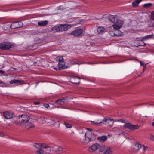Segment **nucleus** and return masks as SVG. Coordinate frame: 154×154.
Here are the masks:
<instances>
[{"label": "nucleus", "mask_w": 154, "mask_h": 154, "mask_svg": "<svg viewBox=\"0 0 154 154\" xmlns=\"http://www.w3.org/2000/svg\"><path fill=\"white\" fill-rule=\"evenodd\" d=\"M143 66V71H144V69H145V68H146V65H145Z\"/></svg>", "instance_id": "obj_49"}, {"label": "nucleus", "mask_w": 154, "mask_h": 154, "mask_svg": "<svg viewBox=\"0 0 154 154\" xmlns=\"http://www.w3.org/2000/svg\"><path fill=\"white\" fill-rule=\"evenodd\" d=\"M11 46L10 43L5 42L0 44V49L2 50H8L9 49Z\"/></svg>", "instance_id": "obj_7"}, {"label": "nucleus", "mask_w": 154, "mask_h": 154, "mask_svg": "<svg viewBox=\"0 0 154 154\" xmlns=\"http://www.w3.org/2000/svg\"><path fill=\"white\" fill-rule=\"evenodd\" d=\"M91 123L93 125H100V124L102 123V122H101L99 123H96L94 122V121H91Z\"/></svg>", "instance_id": "obj_35"}, {"label": "nucleus", "mask_w": 154, "mask_h": 154, "mask_svg": "<svg viewBox=\"0 0 154 154\" xmlns=\"http://www.w3.org/2000/svg\"><path fill=\"white\" fill-rule=\"evenodd\" d=\"M153 120H154V119H153Z\"/></svg>", "instance_id": "obj_58"}, {"label": "nucleus", "mask_w": 154, "mask_h": 154, "mask_svg": "<svg viewBox=\"0 0 154 154\" xmlns=\"http://www.w3.org/2000/svg\"><path fill=\"white\" fill-rule=\"evenodd\" d=\"M109 34H111V35L112 36H114V35H114V33L112 31H110V32H109Z\"/></svg>", "instance_id": "obj_45"}, {"label": "nucleus", "mask_w": 154, "mask_h": 154, "mask_svg": "<svg viewBox=\"0 0 154 154\" xmlns=\"http://www.w3.org/2000/svg\"><path fill=\"white\" fill-rule=\"evenodd\" d=\"M102 123L104 124L110 126H112L113 125L114 122L113 119H106L104 118L102 121Z\"/></svg>", "instance_id": "obj_13"}, {"label": "nucleus", "mask_w": 154, "mask_h": 154, "mask_svg": "<svg viewBox=\"0 0 154 154\" xmlns=\"http://www.w3.org/2000/svg\"><path fill=\"white\" fill-rule=\"evenodd\" d=\"M146 40V39H145V37L144 36V37H143L142 38V39H141V41H145Z\"/></svg>", "instance_id": "obj_44"}, {"label": "nucleus", "mask_w": 154, "mask_h": 154, "mask_svg": "<svg viewBox=\"0 0 154 154\" xmlns=\"http://www.w3.org/2000/svg\"><path fill=\"white\" fill-rule=\"evenodd\" d=\"M70 81L73 84H78L80 83V79L77 76H72L70 78Z\"/></svg>", "instance_id": "obj_12"}, {"label": "nucleus", "mask_w": 154, "mask_h": 154, "mask_svg": "<svg viewBox=\"0 0 154 154\" xmlns=\"http://www.w3.org/2000/svg\"><path fill=\"white\" fill-rule=\"evenodd\" d=\"M143 152H145L148 150V147L143 146Z\"/></svg>", "instance_id": "obj_39"}, {"label": "nucleus", "mask_w": 154, "mask_h": 154, "mask_svg": "<svg viewBox=\"0 0 154 154\" xmlns=\"http://www.w3.org/2000/svg\"><path fill=\"white\" fill-rule=\"evenodd\" d=\"M29 116L26 114H24L20 116V124L24 125L27 123L29 119Z\"/></svg>", "instance_id": "obj_3"}, {"label": "nucleus", "mask_w": 154, "mask_h": 154, "mask_svg": "<svg viewBox=\"0 0 154 154\" xmlns=\"http://www.w3.org/2000/svg\"><path fill=\"white\" fill-rule=\"evenodd\" d=\"M0 84H4V82L3 81H0Z\"/></svg>", "instance_id": "obj_51"}, {"label": "nucleus", "mask_w": 154, "mask_h": 154, "mask_svg": "<svg viewBox=\"0 0 154 154\" xmlns=\"http://www.w3.org/2000/svg\"><path fill=\"white\" fill-rule=\"evenodd\" d=\"M88 130L85 133H82L81 134L80 140L82 142L85 144L88 143L96 138L95 135L92 132V130L87 128Z\"/></svg>", "instance_id": "obj_1"}, {"label": "nucleus", "mask_w": 154, "mask_h": 154, "mask_svg": "<svg viewBox=\"0 0 154 154\" xmlns=\"http://www.w3.org/2000/svg\"><path fill=\"white\" fill-rule=\"evenodd\" d=\"M123 21L121 20H118L112 25L114 29L118 30L120 29L123 26Z\"/></svg>", "instance_id": "obj_5"}, {"label": "nucleus", "mask_w": 154, "mask_h": 154, "mask_svg": "<svg viewBox=\"0 0 154 154\" xmlns=\"http://www.w3.org/2000/svg\"><path fill=\"white\" fill-rule=\"evenodd\" d=\"M62 105L64 103H66L67 102V100L66 98H63L62 99H60Z\"/></svg>", "instance_id": "obj_32"}, {"label": "nucleus", "mask_w": 154, "mask_h": 154, "mask_svg": "<svg viewBox=\"0 0 154 154\" xmlns=\"http://www.w3.org/2000/svg\"><path fill=\"white\" fill-rule=\"evenodd\" d=\"M19 24L18 22H14L11 25H8L7 24H5L3 26V28L4 29H7L9 28H11L12 29L19 28Z\"/></svg>", "instance_id": "obj_4"}, {"label": "nucleus", "mask_w": 154, "mask_h": 154, "mask_svg": "<svg viewBox=\"0 0 154 154\" xmlns=\"http://www.w3.org/2000/svg\"><path fill=\"white\" fill-rule=\"evenodd\" d=\"M56 61L59 62V63H62L63 62V56H60L57 57L56 58Z\"/></svg>", "instance_id": "obj_28"}, {"label": "nucleus", "mask_w": 154, "mask_h": 154, "mask_svg": "<svg viewBox=\"0 0 154 154\" xmlns=\"http://www.w3.org/2000/svg\"><path fill=\"white\" fill-rule=\"evenodd\" d=\"M3 115L5 118L10 119L12 118L14 116V113L10 111H7L3 112Z\"/></svg>", "instance_id": "obj_9"}, {"label": "nucleus", "mask_w": 154, "mask_h": 154, "mask_svg": "<svg viewBox=\"0 0 154 154\" xmlns=\"http://www.w3.org/2000/svg\"><path fill=\"white\" fill-rule=\"evenodd\" d=\"M36 154H46V152L42 149H40L38 150L35 151Z\"/></svg>", "instance_id": "obj_23"}, {"label": "nucleus", "mask_w": 154, "mask_h": 154, "mask_svg": "<svg viewBox=\"0 0 154 154\" xmlns=\"http://www.w3.org/2000/svg\"><path fill=\"white\" fill-rule=\"evenodd\" d=\"M48 23V22L46 20H45V21H42L38 22V24L39 26H44L47 25Z\"/></svg>", "instance_id": "obj_21"}, {"label": "nucleus", "mask_w": 154, "mask_h": 154, "mask_svg": "<svg viewBox=\"0 0 154 154\" xmlns=\"http://www.w3.org/2000/svg\"><path fill=\"white\" fill-rule=\"evenodd\" d=\"M152 125L154 127V122H153L152 124Z\"/></svg>", "instance_id": "obj_52"}, {"label": "nucleus", "mask_w": 154, "mask_h": 154, "mask_svg": "<svg viewBox=\"0 0 154 154\" xmlns=\"http://www.w3.org/2000/svg\"><path fill=\"white\" fill-rule=\"evenodd\" d=\"M2 135H3L0 132V136H2Z\"/></svg>", "instance_id": "obj_53"}, {"label": "nucleus", "mask_w": 154, "mask_h": 154, "mask_svg": "<svg viewBox=\"0 0 154 154\" xmlns=\"http://www.w3.org/2000/svg\"><path fill=\"white\" fill-rule=\"evenodd\" d=\"M48 120V119H46V122H49L48 121H47Z\"/></svg>", "instance_id": "obj_55"}, {"label": "nucleus", "mask_w": 154, "mask_h": 154, "mask_svg": "<svg viewBox=\"0 0 154 154\" xmlns=\"http://www.w3.org/2000/svg\"><path fill=\"white\" fill-rule=\"evenodd\" d=\"M24 83V82L23 80H20V84H23Z\"/></svg>", "instance_id": "obj_46"}, {"label": "nucleus", "mask_w": 154, "mask_h": 154, "mask_svg": "<svg viewBox=\"0 0 154 154\" xmlns=\"http://www.w3.org/2000/svg\"><path fill=\"white\" fill-rule=\"evenodd\" d=\"M112 131L115 133H119L120 132V130L117 127L114 128L113 129Z\"/></svg>", "instance_id": "obj_33"}, {"label": "nucleus", "mask_w": 154, "mask_h": 154, "mask_svg": "<svg viewBox=\"0 0 154 154\" xmlns=\"http://www.w3.org/2000/svg\"><path fill=\"white\" fill-rule=\"evenodd\" d=\"M99 146H100L98 147V149L99 152H102L105 149V147L104 146H101L100 145H99Z\"/></svg>", "instance_id": "obj_26"}, {"label": "nucleus", "mask_w": 154, "mask_h": 154, "mask_svg": "<svg viewBox=\"0 0 154 154\" xmlns=\"http://www.w3.org/2000/svg\"><path fill=\"white\" fill-rule=\"evenodd\" d=\"M152 26L153 27H154V22L152 23Z\"/></svg>", "instance_id": "obj_54"}, {"label": "nucleus", "mask_w": 154, "mask_h": 154, "mask_svg": "<svg viewBox=\"0 0 154 154\" xmlns=\"http://www.w3.org/2000/svg\"><path fill=\"white\" fill-rule=\"evenodd\" d=\"M140 63L141 66H144V63L143 61H140Z\"/></svg>", "instance_id": "obj_43"}, {"label": "nucleus", "mask_w": 154, "mask_h": 154, "mask_svg": "<svg viewBox=\"0 0 154 154\" xmlns=\"http://www.w3.org/2000/svg\"><path fill=\"white\" fill-rule=\"evenodd\" d=\"M23 26V24L22 23H21L20 21V28L22 27Z\"/></svg>", "instance_id": "obj_48"}, {"label": "nucleus", "mask_w": 154, "mask_h": 154, "mask_svg": "<svg viewBox=\"0 0 154 154\" xmlns=\"http://www.w3.org/2000/svg\"><path fill=\"white\" fill-rule=\"evenodd\" d=\"M146 45V44L143 42V44H140V43H139V45H138L137 46H136L138 47V46H143L144 47V46H145Z\"/></svg>", "instance_id": "obj_37"}, {"label": "nucleus", "mask_w": 154, "mask_h": 154, "mask_svg": "<svg viewBox=\"0 0 154 154\" xmlns=\"http://www.w3.org/2000/svg\"><path fill=\"white\" fill-rule=\"evenodd\" d=\"M114 35L116 37H120L122 35V32L119 30H117L115 33H114Z\"/></svg>", "instance_id": "obj_24"}, {"label": "nucleus", "mask_w": 154, "mask_h": 154, "mask_svg": "<svg viewBox=\"0 0 154 154\" xmlns=\"http://www.w3.org/2000/svg\"><path fill=\"white\" fill-rule=\"evenodd\" d=\"M152 5L151 3L145 4L143 5V7L146 8H148L150 7Z\"/></svg>", "instance_id": "obj_31"}, {"label": "nucleus", "mask_w": 154, "mask_h": 154, "mask_svg": "<svg viewBox=\"0 0 154 154\" xmlns=\"http://www.w3.org/2000/svg\"><path fill=\"white\" fill-rule=\"evenodd\" d=\"M44 107L46 108H48L49 106V104H44Z\"/></svg>", "instance_id": "obj_42"}, {"label": "nucleus", "mask_w": 154, "mask_h": 154, "mask_svg": "<svg viewBox=\"0 0 154 154\" xmlns=\"http://www.w3.org/2000/svg\"><path fill=\"white\" fill-rule=\"evenodd\" d=\"M55 103L57 104L62 105L60 99H59L56 101L55 102Z\"/></svg>", "instance_id": "obj_36"}, {"label": "nucleus", "mask_w": 154, "mask_h": 154, "mask_svg": "<svg viewBox=\"0 0 154 154\" xmlns=\"http://www.w3.org/2000/svg\"><path fill=\"white\" fill-rule=\"evenodd\" d=\"M141 1L142 0H136L134 1L132 3V6L134 7L137 6H138L139 4L141 2Z\"/></svg>", "instance_id": "obj_20"}, {"label": "nucleus", "mask_w": 154, "mask_h": 154, "mask_svg": "<svg viewBox=\"0 0 154 154\" xmlns=\"http://www.w3.org/2000/svg\"><path fill=\"white\" fill-rule=\"evenodd\" d=\"M107 139V137L106 136H102L98 137L97 140L100 142L103 143L106 141Z\"/></svg>", "instance_id": "obj_16"}, {"label": "nucleus", "mask_w": 154, "mask_h": 154, "mask_svg": "<svg viewBox=\"0 0 154 154\" xmlns=\"http://www.w3.org/2000/svg\"><path fill=\"white\" fill-rule=\"evenodd\" d=\"M60 31H66L70 28V26L68 24L59 25Z\"/></svg>", "instance_id": "obj_14"}, {"label": "nucleus", "mask_w": 154, "mask_h": 154, "mask_svg": "<svg viewBox=\"0 0 154 154\" xmlns=\"http://www.w3.org/2000/svg\"><path fill=\"white\" fill-rule=\"evenodd\" d=\"M142 145L139 143H137L132 145L131 147V150L134 152H137L141 147Z\"/></svg>", "instance_id": "obj_8"}, {"label": "nucleus", "mask_w": 154, "mask_h": 154, "mask_svg": "<svg viewBox=\"0 0 154 154\" xmlns=\"http://www.w3.org/2000/svg\"><path fill=\"white\" fill-rule=\"evenodd\" d=\"M27 124L26 125V127L27 128H33L34 127V126L33 125V124L32 123L30 122H27Z\"/></svg>", "instance_id": "obj_25"}, {"label": "nucleus", "mask_w": 154, "mask_h": 154, "mask_svg": "<svg viewBox=\"0 0 154 154\" xmlns=\"http://www.w3.org/2000/svg\"><path fill=\"white\" fill-rule=\"evenodd\" d=\"M64 124L65 126L67 128H71L72 127V125L71 124L68 123L66 121H64Z\"/></svg>", "instance_id": "obj_27"}, {"label": "nucleus", "mask_w": 154, "mask_h": 154, "mask_svg": "<svg viewBox=\"0 0 154 154\" xmlns=\"http://www.w3.org/2000/svg\"><path fill=\"white\" fill-rule=\"evenodd\" d=\"M34 104L36 105L38 104H39V103L37 102H34Z\"/></svg>", "instance_id": "obj_50"}, {"label": "nucleus", "mask_w": 154, "mask_h": 154, "mask_svg": "<svg viewBox=\"0 0 154 154\" xmlns=\"http://www.w3.org/2000/svg\"><path fill=\"white\" fill-rule=\"evenodd\" d=\"M58 146H54L52 148L53 151L55 152L58 151Z\"/></svg>", "instance_id": "obj_30"}, {"label": "nucleus", "mask_w": 154, "mask_h": 154, "mask_svg": "<svg viewBox=\"0 0 154 154\" xmlns=\"http://www.w3.org/2000/svg\"><path fill=\"white\" fill-rule=\"evenodd\" d=\"M54 69H57V68H54Z\"/></svg>", "instance_id": "obj_57"}, {"label": "nucleus", "mask_w": 154, "mask_h": 154, "mask_svg": "<svg viewBox=\"0 0 154 154\" xmlns=\"http://www.w3.org/2000/svg\"><path fill=\"white\" fill-rule=\"evenodd\" d=\"M33 146L36 148L41 149H48L49 150H51V148L47 145L42 144L40 143H35L33 144Z\"/></svg>", "instance_id": "obj_6"}, {"label": "nucleus", "mask_w": 154, "mask_h": 154, "mask_svg": "<svg viewBox=\"0 0 154 154\" xmlns=\"http://www.w3.org/2000/svg\"><path fill=\"white\" fill-rule=\"evenodd\" d=\"M10 83L11 84H18L19 83V80H12L10 82Z\"/></svg>", "instance_id": "obj_29"}, {"label": "nucleus", "mask_w": 154, "mask_h": 154, "mask_svg": "<svg viewBox=\"0 0 154 154\" xmlns=\"http://www.w3.org/2000/svg\"><path fill=\"white\" fill-rule=\"evenodd\" d=\"M51 31L54 33H55L57 32L60 31V28L59 25H57L52 28Z\"/></svg>", "instance_id": "obj_17"}, {"label": "nucleus", "mask_w": 154, "mask_h": 154, "mask_svg": "<svg viewBox=\"0 0 154 154\" xmlns=\"http://www.w3.org/2000/svg\"><path fill=\"white\" fill-rule=\"evenodd\" d=\"M83 33V30L81 29H78L72 31L71 33L72 35L74 36H79L81 35Z\"/></svg>", "instance_id": "obj_10"}, {"label": "nucleus", "mask_w": 154, "mask_h": 154, "mask_svg": "<svg viewBox=\"0 0 154 154\" xmlns=\"http://www.w3.org/2000/svg\"><path fill=\"white\" fill-rule=\"evenodd\" d=\"M138 38H138H136V39H139V38Z\"/></svg>", "instance_id": "obj_56"}, {"label": "nucleus", "mask_w": 154, "mask_h": 154, "mask_svg": "<svg viewBox=\"0 0 154 154\" xmlns=\"http://www.w3.org/2000/svg\"><path fill=\"white\" fill-rule=\"evenodd\" d=\"M99 144L98 143H95L93 144L88 149V150L90 152H93L96 151L99 147Z\"/></svg>", "instance_id": "obj_11"}, {"label": "nucleus", "mask_w": 154, "mask_h": 154, "mask_svg": "<svg viewBox=\"0 0 154 154\" xmlns=\"http://www.w3.org/2000/svg\"><path fill=\"white\" fill-rule=\"evenodd\" d=\"M116 16L110 15L108 16V18L109 21L112 22H114L115 21Z\"/></svg>", "instance_id": "obj_18"}, {"label": "nucleus", "mask_w": 154, "mask_h": 154, "mask_svg": "<svg viewBox=\"0 0 154 154\" xmlns=\"http://www.w3.org/2000/svg\"><path fill=\"white\" fill-rule=\"evenodd\" d=\"M151 17L152 19L154 20V11L151 13Z\"/></svg>", "instance_id": "obj_41"}, {"label": "nucleus", "mask_w": 154, "mask_h": 154, "mask_svg": "<svg viewBox=\"0 0 154 154\" xmlns=\"http://www.w3.org/2000/svg\"><path fill=\"white\" fill-rule=\"evenodd\" d=\"M63 151V148L60 147H59L58 148V151L62 152Z\"/></svg>", "instance_id": "obj_40"}, {"label": "nucleus", "mask_w": 154, "mask_h": 154, "mask_svg": "<svg viewBox=\"0 0 154 154\" xmlns=\"http://www.w3.org/2000/svg\"><path fill=\"white\" fill-rule=\"evenodd\" d=\"M5 72L4 71L2 70H0V73L1 74H3Z\"/></svg>", "instance_id": "obj_47"}, {"label": "nucleus", "mask_w": 154, "mask_h": 154, "mask_svg": "<svg viewBox=\"0 0 154 154\" xmlns=\"http://www.w3.org/2000/svg\"><path fill=\"white\" fill-rule=\"evenodd\" d=\"M112 149L110 147H108L106 149L104 154H112Z\"/></svg>", "instance_id": "obj_19"}, {"label": "nucleus", "mask_w": 154, "mask_h": 154, "mask_svg": "<svg viewBox=\"0 0 154 154\" xmlns=\"http://www.w3.org/2000/svg\"><path fill=\"white\" fill-rule=\"evenodd\" d=\"M97 31L99 34H101L105 32V29L103 27H100L97 29Z\"/></svg>", "instance_id": "obj_22"}, {"label": "nucleus", "mask_w": 154, "mask_h": 154, "mask_svg": "<svg viewBox=\"0 0 154 154\" xmlns=\"http://www.w3.org/2000/svg\"><path fill=\"white\" fill-rule=\"evenodd\" d=\"M58 69L59 70L66 69L68 67L67 66L65 65V64L63 62L59 63L58 65Z\"/></svg>", "instance_id": "obj_15"}, {"label": "nucleus", "mask_w": 154, "mask_h": 154, "mask_svg": "<svg viewBox=\"0 0 154 154\" xmlns=\"http://www.w3.org/2000/svg\"><path fill=\"white\" fill-rule=\"evenodd\" d=\"M153 35H146L144 37L145 38L146 40H147L148 39H150L152 38V36Z\"/></svg>", "instance_id": "obj_34"}, {"label": "nucleus", "mask_w": 154, "mask_h": 154, "mask_svg": "<svg viewBox=\"0 0 154 154\" xmlns=\"http://www.w3.org/2000/svg\"><path fill=\"white\" fill-rule=\"evenodd\" d=\"M122 121V122L123 123H124L125 124L123 126V127L126 128H128L131 130H134L135 129H138L140 127V126H139L138 125H133L131 124L130 123H126L125 122V120H122L121 119H120L118 121Z\"/></svg>", "instance_id": "obj_2"}, {"label": "nucleus", "mask_w": 154, "mask_h": 154, "mask_svg": "<svg viewBox=\"0 0 154 154\" xmlns=\"http://www.w3.org/2000/svg\"><path fill=\"white\" fill-rule=\"evenodd\" d=\"M149 138L150 140L154 141V136L151 134Z\"/></svg>", "instance_id": "obj_38"}]
</instances>
